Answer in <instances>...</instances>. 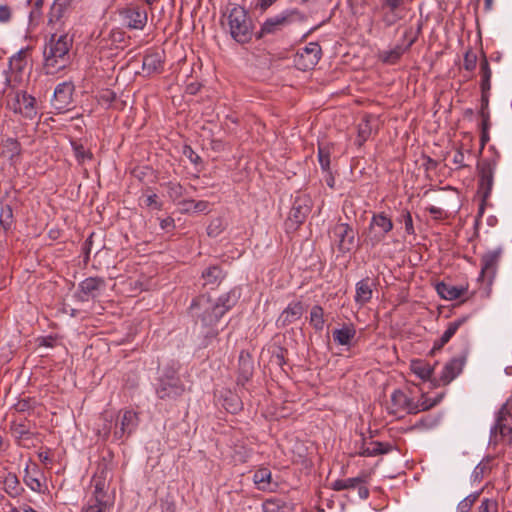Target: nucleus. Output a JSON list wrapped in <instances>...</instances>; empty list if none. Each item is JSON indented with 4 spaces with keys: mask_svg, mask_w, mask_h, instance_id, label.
<instances>
[{
    "mask_svg": "<svg viewBox=\"0 0 512 512\" xmlns=\"http://www.w3.org/2000/svg\"><path fill=\"white\" fill-rule=\"evenodd\" d=\"M25 484L35 492H41L42 490V483L41 481L34 475H32L28 469H26V475L24 477Z\"/></svg>",
    "mask_w": 512,
    "mask_h": 512,
    "instance_id": "obj_51",
    "label": "nucleus"
},
{
    "mask_svg": "<svg viewBox=\"0 0 512 512\" xmlns=\"http://www.w3.org/2000/svg\"><path fill=\"white\" fill-rule=\"evenodd\" d=\"M478 512H498V504L496 501L485 498L482 500Z\"/></svg>",
    "mask_w": 512,
    "mask_h": 512,
    "instance_id": "obj_56",
    "label": "nucleus"
},
{
    "mask_svg": "<svg viewBox=\"0 0 512 512\" xmlns=\"http://www.w3.org/2000/svg\"><path fill=\"white\" fill-rule=\"evenodd\" d=\"M390 414L398 416L401 413L417 414V407L412 398L407 396L402 390H394L390 397L388 406Z\"/></svg>",
    "mask_w": 512,
    "mask_h": 512,
    "instance_id": "obj_13",
    "label": "nucleus"
},
{
    "mask_svg": "<svg viewBox=\"0 0 512 512\" xmlns=\"http://www.w3.org/2000/svg\"><path fill=\"white\" fill-rule=\"evenodd\" d=\"M321 58V47L319 44L311 42L302 48L296 57V65L300 70L306 71L317 65Z\"/></svg>",
    "mask_w": 512,
    "mask_h": 512,
    "instance_id": "obj_14",
    "label": "nucleus"
},
{
    "mask_svg": "<svg viewBox=\"0 0 512 512\" xmlns=\"http://www.w3.org/2000/svg\"><path fill=\"white\" fill-rule=\"evenodd\" d=\"M25 66V57L22 51L18 52L16 55L11 57L10 59V67L11 69L21 71Z\"/></svg>",
    "mask_w": 512,
    "mask_h": 512,
    "instance_id": "obj_54",
    "label": "nucleus"
},
{
    "mask_svg": "<svg viewBox=\"0 0 512 512\" xmlns=\"http://www.w3.org/2000/svg\"><path fill=\"white\" fill-rule=\"evenodd\" d=\"M411 370L422 380H429L433 373V367L422 360H415L411 362Z\"/></svg>",
    "mask_w": 512,
    "mask_h": 512,
    "instance_id": "obj_40",
    "label": "nucleus"
},
{
    "mask_svg": "<svg viewBox=\"0 0 512 512\" xmlns=\"http://www.w3.org/2000/svg\"><path fill=\"white\" fill-rule=\"evenodd\" d=\"M74 155L76 157V160L79 164H83L87 160H91L93 157V154L84 148V146L77 142L71 143Z\"/></svg>",
    "mask_w": 512,
    "mask_h": 512,
    "instance_id": "obj_46",
    "label": "nucleus"
},
{
    "mask_svg": "<svg viewBox=\"0 0 512 512\" xmlns=\"http://www.w3.org/2000/svg\"><path fill=\"white\" fill-rule=\"evenodd\" d=\"M145 204L148 207H153L154 209H161V204L158 201V196L156 194L148 195L145 199Z\"/></svg>",
    "mask_w": 512,
    "mask_h": 512,
    "instance_id": "obj_64",
    "label": "nucleus"
},
{
    "mask_svg": "<svg viewBox=\"0 0 512 512\" xmlns=\"http://www.w3.org/2000/svg\"><path fill=\"white\" fill-rule=\"evenodd\" d=\"M339 251L345 253L353 249L356 232L348 223H337L332 230Z\"/></svg>",
    "mask_w": 512,
    "mask_h": 512,
    "instance_id": "obj_15",
    "label": "nucleus"
},
{
    "mask_svg": "<svg viewBox=\"0 0 512 512\" xmlns=\"http://www.w3.org/2000/svg\"><path fill=\"white\" fill-rule=\"evenodd\" d=\"M226 22L229 33L236 42L244 44L251 40L254 24L245 8L234 5L227 12Z\"/></svg>",
    "mask_w": 512,
    "mask_h": 512,
    "instance_id": "obj_2",
    "label": "nucleus"
},
{
    "mask_svg": "<svg viewBox=\"0 0 512 512\" xmlns=\"http://www.w3.org/2000/svg\"><path fill=\"white\" fill-rule=\"evenodd\" d=\"M374 282L370 278H365L356 283L355 302L361 306L368 303L373 295Z\"/></svg>",
    "mask_w": 512,
    "mask_h": 512,
    "instance_id": "obj_29",
    "label": "nucleus"
},
{
    "mask_svg": "<svg viewBox=\"0 0 512 512\" xmlns=\"http://www.w3.org/2000/svg\"><path fill=\"white\" fill-rule=\"evenodd\" d=\"M414 42L415 38H412L409 40L405 48L402 45H396L394 48L382 52V61L387 64H395L401 58L404 52L413 45Z\"/></svg>",
    "mask_w": 512,
    "mask_h": 512,
    "instance_id": "obj_33",
    "label": "nucleus"
},
{
    "mask_svg": "<svg viewBox=\"0 0 512 512\" xmlns=\"http://www.w3.org/2000/svg\"><path fill=\"white\" fill-rule=\"evenodd\" d=\"M12 18V9L6 5H0V23H8Z\"/></svg>",
    "mask_w": 512,
    "mask_h": 512,
    "instance_id": "obj_61",
    "label": "nucleus"
},
{
    "mask_svg": "<svg viewBox=\"0 0 512 512\" xmlns=\"http://www.w3.org/2000/svg\"><path fill=\"white\" fill-rule=\"evenodd\" d=\"M501 255H502V248L489 250L482 255L481 260H480V262H481L480 278L483 281L486 280L489 283L492 282V280L496 274V270H497Z\"/></svg>",
    "mask_w": 512,
    "mask_h": 512,
    "instance_id": "obj_18",
    "label": "nucleus"
},
{
    "mask_svg": "<svg viewBox=\"0 0 512 512\" xmlns=\"http://www.w3.org/2000/svg\"><path fill=\"white\" fill-rule=\"evenodd\" d=\"M224 277L225 273L217 265L209 266L202 272L204 286L210 285L214 287L218 285L224 279Z\"/></svg>",
    "mask_w": 512,
    "mask_h": 512,
    "instance_id": "obj_32",
    "label": "nucleus"
},
{
    "mask_svg": "<svg viewBox=\"0 0 512 512\" xmlns=\"http://www.w3.org/2000/svg\"><path fill=\"white\" fill-rule=\"evenodd\" d=\"M120 15L130 29L143 30L147 24V11L140 6H130L121 10Z\"/></svg>",
    "mask_w": 512,
    "mask_h": 512,
    "instance_id": "obj_17",
    "label": "nucleus"
},
{
    "mask_svg": "<svg viewBox=\"0 0 512 512\" xmlns=\"http://www.w3.org/2000/svg\"><path fill=\"white\" fill-rule=\"evenodd\" d=\"M311 199L307 195L295 197L289 212L288 222L291 226L298 227L311 212Z\"/></svg>",
    "mask_w": 512,
    "mask_h": 512,
    "instance_id": "obj_12",
    "label": "nucleus"
},
{
    "mask_svg": "<svg viewBox=\"0 0 512 512\" xmlns=\"http://www.w3.org/2000/svg\"><path fill=\"white\" fill-rule=\"evenodd\" d=\"M489 460L480 462L473 470L472 478L474 481H480L490 469Z\"/></svg>",
    "mask_w": 512,
    "mask_h": 512,
    "instance_id": "obj_52",
    "label": "nucleus"
},
{
    "mask_svg": "<svg viewBox=\"0 0 512 512\" xmlns=\"http://www.w3.org/2000/svg\"><path fill=\"white\" fill-rule=\"evenodd\" d=\"M277 0H255L252 7L259 10L261 13L270 8Z\"/></svg>",
    "mask_w": 512,
    "mask_h": 512,
    "instance_id": "obj_59",
    "label": "nucleus"
},
{
    "mask_svg": "<svg viewBox=\"0 0 512 512\" xmlns=\"http://www.w3.org/2000/svg\"><path fill=\"white\" fill-rule=\"evenodd\" d=\"M113 505L114 498L112 496L92 494L82 507L81 512H111Z\"/></svg>",
    "mask_w": 512,
    "mask_h": 512,
    "instance_id": "obj_24",
    "label": "nucleus"
},
{
    "mask_svg": "<svg viewBox=\"0 0 512 512\" xmlns=\"http://www.w3.org/2000/svg\"><path fill=\"white\" fill-rule=\"evenodd\" d=\"M468 317L463 316L448 323L442 336L434 342L433 349H441L447 344L456 332L467 322Z\"/></svg>",
    "mask_w": 512,
    "mask_h": 512,
    "instance_id": "obj_26",
    "label": "nucleus"
},
{
    "mask_svg": "<svg viewBox=\"0 0 512 512\" xmlns=\"http://www.w3.org/2000/svg\"><path fill=\"white\" fill-rule=\"evenodd\" d=\"M391 451V445L382 442H371L369 446H362L359 455L371 457L386 454Z\"/></svg>",
    "mask_w": 512,
    "mask_h": 512,
    "instance_id": "obj_34",
    "label": "nucleus"
},
{
    "mask_svg": "<svg viewBox=\"0 0 512 512\" xmlns=\"http://www.w3.org/2000/svg\"><path fill=\"white\" fill-rule=\"evenodd\" d=\"M269 365L279 368L285 372L287 350L280 346H274L269 350Z\"/></svg>",
    "mask_w": 512,
    "mask_h": 512,
    "instance_id": "obj_35",
    "label": "nucleus"
},
{
    "mask_svg": "<svg viewBox=\"0 0 512 512\" xmlns=\"http://www.w3.org/2000/svg\"><path fill=\"white\" fill-rule=\"evenodd\" d=\"M142 68L147 74L160 73L163 70V57L158 52H151L143 57Z\"/></svg>",
    "mask_w": 512,
    "mask_h": 512,
    "instance_id": "obj_30",
    "label": "nucleus"
},
{
    "mask_svg": "<svg viewBox=\"0 0 512 512\" xmlns=\"http://www.w3.org/2000/svg\"><path fill=\"white\" fill-rule=\"evenodd\" d=\"M366 482L365 476H357L347 479H338L332 483V489L335 491H341L345 489H354L359 484Z\"/></svg>",
    "mask_w": 512,
    "mask_h": 512,
    "instance_id": "obj_41",
    "label": "nucleus"
},
{
    "mask_svg": "<svg viewBox=\"0 0 512 512\" xmlns=\"http://www.w3.org/2000/svg\"><path fill=\"white\" fill-rule=\"evenodd\" d=\"M116 99V93L113 90L105 89L102 90L99 94V101L102 104L110 105Z\"/></svg>",
    "mask_w": 512,
    "mask_h": 512,
    "instance_id": "obj_57",
    "label": "nucleus"
},
{
    "mask_svg": "<svg viewBox=\"0 0 512 512\" xmlns=\"http://www.w3.org/2000/svg\"><path fill=\"white\" fill-rule=\"evenodd\" d=\"M477 56L475 53L468 51L464 55L463 65L467 71H473L476 68Z\"/></svg>",
    "mask_w": 512,
    "mask_h": 512,
    "instance_id": "obj_55",
    "label": "nucleus"
},
{
    "mask_svg": "<svg viewBox=\"0 0 512 512\" xmlns=\"http://www.w3.org/2000/svg\"><path fill=\"white\" fill-rule=\"evenodd\" d=\"M436 291L445 300H456L467 292V286H455L445 282L436 284Z\"/></svg>",
    "mask_w": 512,
    "mask_h": 512,
    "instance_id": "obj_27",
    "label": "nucleus"
},
{
    "mask_svg": "<svg viewBox=\"0 0 512 512\" xmlns=\"http://www.w3.org/2000/svg\"><path fill=\"white\" fill-rule=\"evenodd\" d=\"M404 4V0H380V8L382 11L389 10L397 12Z\"/></svg>",
    "mask_w": 512,
    "mask_h": 512,
    "instance_id": "obj_53",
    "label": "nucleus"
},
{
    "mask_svg": "<svg viewBox=\"0 0 512 512\" xmlns=\"http://www.w3.org/2000/svg\"><path fill=\"white\" fill-rule=\"evenodd\" d=\"M398 18L396 17V12H392L389 10H384V14L382 17V21L386 26H392L397 22Z\"/></svg>",
    "mask_w": 512,
    "mask_h": 512,
    "instance_id": "obj_62",
    "label": "nucleus"
},
{
    "mask_svg": "<svg viewBox=\"0 0 512 512\" xmlns=\"http://www.w3.org/2000/svg\"><path fill=\"white\" fill-rule=\"evenodd\" d=\"M138 424L139 418L136 412L133 410L120 411L115 417L113 441L124 442L135 432Z\"/></svg>",
    "mask_w": 512,
    "mask_h": 512,
    "instance_id": "obj_8",
    "label": "nucleus"
},
{
    "mask_svg": "<svg viewBox=\"0 0 512 512\" xmlns=\"http://www.w3.org/2000/svg\"><path fill=\"white\" fill-rule=\"evenodd\" d=\"M480 74L482 77L481 91L484 93H488L489 90L491 89L490 79L492 73L486 58H483L480 62Z\"/></svg>",
    "mask_w": 512,
    "mask_h": 512,
    "instance_id": "obj_44",
    "label": "nucleus"
},
{
    "mask_svg": "<svg viewBox=\"0 0 512 512\" xmlns=\"http://www.w3.org/2000/svg\"><path fill=\"white\" fill-rule=\"evenodd\" d=\"M271 475V471L267 468H260L254 473L253 481L259 490H272Z\"/></svg>",
    "mask_w": 512,
    "mask_h": 512,
    "instance_id": "obj_36",
    "label": "nucleus"
},
{
    "mask_svg": "<svg viewBox=\"0 0 512 512\" xmlns=\"http://www.w3.org/2000/svg\"><path fill=\"white\" fill-rule=\"evenodd\" d=\"M160 507L162 512H176V506L169 498L160 499Z\"/></svg>",
    "mask_w": 512,
    "mask_h": 512,
    "instance_id": "obj_63",
    "label": "nucleus"
},
{
    "mask_svg": "<svg viewBox=\"0 0 512 512\" xmlns=\"http://www.w3.org/2000/svg\"><path fill=\"white\" fill-rule=\"evenodd\" d=\"M21 144L17 139L8 138L4 142V153L8 156L12 163H16L21 154Z\"/></svg>",
    "mask_w": 512,
    "mask_h": 512,
    "instance_id": "obj_42",
    "label": "nucleus"
},
{
    "mask_svg": "<svg viewBox=\"0 0 512 512\" xmlns=\"http://www.w3.org/2000/svg\"><path fill=\"white\" fill-rule=\"evenodd\" d=\"M9 105L15 114H19L25 119L32 120L38 113L36 99L26 91L15 92Z\"/></svg>",
    "mask_w": 512,
    "mask_h": 512,
    "instance_id": "obj_9",
    "label": "nucleus"
},
{
    "mask_svg": "<svg viewBox=\"0 0 512 512\" xmlns=\"http://www.w3.org/2000/svg\"><path fill=\"white\" fill-rule=\"evenodd\" d=\"M10 431L13 437L23 447L33 445L32 438L34 433L31 431V423L26 420L13 421L10 424Z\"/></svg>",
    "mask_w": 512,
    "mask_h": 512,
    "instance_id": "obj_22",
    "label": "nucleus"
},
{
    "mask_svg": "<svg viewBox=\"0 0 512 512\" xmlns=\"http://www.w3.org/2000/svg\"><path fill=\"white\" fill-rule=\"evenodd\" d=\"M331 145L323 144L318 146V161L323 171H330Z\"/></svg>",
    "mask_w": 512,
    "mask_h": 512,
    "instance_id": "obj_45",
    "label": "nucleus"
},
{
    "mask_svg": "<svg viewBox=\"0 0 512 512\" xmlns=\"http://www.w3.org/2000/svg\"><path fill=\"white\" fill-rule=\"evenodd\" d=\"M398 220L400 222L404 223L405 231L407 234L413 235L415 233L412 216H411V213L407 209L402 210Z\"/></svg>",
    "mask_w": 512,
    "mask_h": 512,
    "instance_id": "obj_49",
    "label": "nucleus"
},
{
    "mask_svg": "<svg viewBox=\"0 0 512 512\" xmlns=\"http://www.w3.org/2000/svg\"><path fill=\"white\" fill-rule=\"evenodd\" d=\"M73 1L74 0H54L48 13V25L62 26L71 10Z\"/></svg>",
    "mask_w": 512,
    "mask_h": 512,
    "instance_id": "obj_20",
    "label": "nucleus"
},
{
    "mask_svg": "<svg viewBox=\"0 0 512 512\" xmlns=\"http://www.w3.org/2000/svg\"><path fill=\"white\" fill-rule=\"evenodd\" d=\"M262 507L264 512H285V506L279 500H266Z\"/></svg>",
    "mask_w": 512,
    "mask_h": 512,
    "instance_id": "obj_50",
    "label": "nucleus"
},
{
    "mask_svg": "<svg viewBox=\"0 0 512 512\" xmlns=\"http://www.w3.org/2000/svg\"><path fill=\"white\" fill-rule=\"evenodd\" d=\"M477 169L479 177L477 194L481 197V204L479 206V216H481L484 213L486 201L492 192L496 162L482 160L478 163Z\"/></svg>",
    "mask_w": 512,
    "mask_h": 512,
    "instance_id": "obj_5",
    "label": "nucleus"
},
{
    "mask_svg": "<svg viewBox=\"0 0 512 512\" xmlns=\"http://www.w3.org/2000/svg\"><path fill=\"white\" fill-rule=\"evenodd\" d=\"M222 229V221L221 219L217 218L210 223V225L207 228V232L209 236L216 237L220 234Z\"/></svg>",
    "mask_w": 512,
    "mask_h": 512,
    "instance_id": "obj_58",
    "label": "nucleus"
},
{
    "mask_svg": "<svg viewBox=\"0 0 512 512\" xmlns=\"http://www.w3.org/2000/svg\"><path fill=\"white\" fill-rule=\"evenodd\" d=\"M184 392V385L181 380L174 376H164L159 380L156 393L159 398L164 400H174Z\"/></svg>",
    "mask_w": 512,
    "mask_h": 512,
    "instance_id": "obj_10",
    "label": "nucleus"
},
{
    "mask_svg": "<svg viewBox=\"0 0 512 512\" xmlns=\"http://www.w3.org/2000/svg\"><path fill=\"white\" fill-rule=\"evenodd\" d=\"M3 485L5 492L13 498L18 497L23 491V488L20 486L19 479L13 473H8L6 475Z\"/></svg>",
    "mask_w": 512,
    "mask_h": 512,
    "instance_id": "obj_38",
    "label": "nucleus"
},
{
    "mask_svg": "<svg viewBox=\"0 0 512 512\" xmlns=\"http://www.w3.org/2000/svg\"><path fill=\"white\" fill-rule=\"evenodd\" d=\"M167 187V193L170 199L173 201L179 200L184 195V187L177 182H168L166 184Z\"/></svg>",
    "mask_w": 512,
    "mask_h": 512,
    "instance_id": "obj_47",
    "label": "nucleus"
},
{
    "mask_svg": "<svg viewBox=\"0 0 512 512\" xmlns=\"http://www.w3.org/2000/svg\"><path fill=\"white\" fill-rule=\"evenodd\" d=\"M468 355V348H465L461 355L453 357L445 364L441 372L439 381L442 385H447L453 381L463 370Z\"/></svg>",
    "mask_w": 512,
    "mask_h": 512,
    "instance_id": "obj_19",
    "label": "nucleus"
},
{
    "mask_svg": "<svg viewBox=\"0 0 512 512\" xmlns=\"http://www.w3.org/2000/svg\"><path fill=\"white\" fill-rule=\"evenodd\" d=\"M111 460L103 457L97 465V470L92 477L91 484L93 487L92 494L94 495H109L108 488V475L111 471Z\"/></svg>",
    "mask_w": 512,
    "mask_h": 512,
    "instance_id": "obj_11",
    "label": "nucleus"
},
{
    "mask_svg": "<svg viewBox=\"0 0 512 512\" xmlns=\"http://www.w3.org/2000/svg\"><path fill=\"white\" fill-rule=\"evenodd\" d=\"M240 297L241 289L234 287L215 301L208 295H200L198 303L207 309L213 308L214 312L211 315H205V320L208 323H218L222 316L237 304Z\"/></svg>",
    "mask_w": 512,
    "mask_h": 512,
    "instance_id": "obj_3",
    "label": "nucleus"
},
{
    "mask_svg": "<svg viewBox=\"0 0 512 512\" xmlns=\"http://www.w3.org/2000/svg\"><path fill=\"white\" fill-rule=\"evenodd\" d=\"M180 204L182 206L193 205L194 212H199V213L209 212L210 204L208 201H204V200L195 201V200L191 199V200H183Z\"/></svg>",
    "mask_w": 512,
    "mask_h": 512,
    "instance_id": "obj_48",
    "label": "nucleus"
},
{
    "mask_svg": "<svg viewBox=\"0 0 512 512\" xmlns=\"http://www.w3.org/2000/svg\"><path fill=\"white\" fill-rule=\"evenodd\" d=\"M393 229V222L384 212L374 214L371 218L365 241L372 247L381 243Z\"/></svg>",
    "mask_w": 512,
    "mask_h": 512,
    "instance_id": "obj_7",
    "label": "nucleus"
},
{
    "mask_svg": "<svg viewBox=\"0 0 512 512\" xmlns=\"http://www.w3.org/2000/svg\"><path fill=\"white\" fill-rule=\"evenodd\" d=\"M304 14L298 9H286L281 13L268 17L262 23L260 30L255 33L257 39H262L267 35H275L281 32L285 27L295 22H303Z\"/></svg>",
    "mask_w": 512,
    "mask_h": 512,
    "instance_id": "obj_4",
    "label": "nucleus"
},
{
    "mask_svg": "<svg viewBox=\"0 0 512 512\" xmlns=\"http://www.w3.org/2000/svg\"><path fill=\"white\" fill-rule=\"evenodd\" d=\"M105 287V280L100 277H88L79 283V298L87 301L97 297L99 291Z\"/></svg>",
    "mask_w": 512,
    "mask_h": 512,
    "instance_id": "obj_23",
    "label": "nucleus"
},
{
    "mask_svg": "<svg viewBox=\"0 0 512 512\" xmlns=\"http://www.w3.org/2000/svg\"><path fill=\"white\" fill-rule=\"evenodd\" d=\"M73 92L74 85L71 82H62L56 86L51 104L58 113L69 110Z\"/></svg>",
    "mask_w": 512,
    "mask_h": 512,
    "instance_id": "obj_16",
    "label": "nucleus"
},
{
    "mask_svg": "<svg viewBox=\"0 0 512 512\" xmlns=\"http://www.w3.org/2000/svg\"><path fill=\"white\" fill-rule=\"evenodd\" d=\"M115 424V414L113 412L105 411L99 417L96 431L98 436L103 440H107L111 435L113 436Z\"/></svg>",
    "mask_w": 512,
    "mask_h": 512,
    "instance_id": "obj_28",
    "label": "nucleus"
},
{
    "mask_svg": "<svg viewBox=\"0 0 512 512\" xmlns=\"http://www.w3.org/2000/svg\"><path fill=\"white\" fill-rule=\"evenodd\" d=\"M310 324L316 331H322L324 328V310L319 305H314L310 311Z\"/></svg>",
    "mask_w": 512,
    "mask_h": 512,
    "instance_id": "obj_43",
    "label": "nucleus"
},
{
    "mask_svg": "<svg viewBox=\"0 0 512 512\" xmlns=\"http://www.w3.org/2000/svg\"><path fill=\"white\" fill-rule=\"evenodd\" d=\"M14 224V214L13 208L8 203L0 202V225L5 230L8 231L12 228Z\"/></svg>",
    "mask_w": 512,
    "mask_h": 512,
    "instance_id": "obj_39",
    "label": "nucleus"
},
{
    "mask_svg": "<svg viewBox=\"0 0 512 512\" xmlns=\"http://www.w3.org/2000/svg\"><path fill=\"white\" fill-rule=\"evenodd\" d=\"M356 335L353 324H345L342 328L333 331L334 341L342 346H349Z\"/></svg>",
    "mask_w": 512,
    "mask_h": 512,
    "instance_id": "obj_31",
    "label": "nucleus"
},
{
    "mask_svg": "<svg viewBox=\"0 0 512 512\" xmlns=\"http://www.w3.org/2000/svg\"><path fill=\"white\" fill-rule=\"evenodd\" d=\"M512 444V415L506 406H502L497 413L496 422L490 431V444Z\"/></svg>",
    "mask_w": 512,
    "mask_h": 512,
    "instance_id": "obj_6",
    "label": "nucleus"
},
{
    "mask_svg": "<svg viewBox=\"0 0 512 512\" xmlns=\"http://www.w3.org/2000/svg\"><path fill=\"white\" fill-rule=\"evenodd\" d=\"M198 302H199V296L194 298L190 305V310H191L193 316L200 319L203 326H206V327L214 326L216 323H208L205 320V315H211L214 312V309L213 308L207 309L204 306H202L201 304H199Z\"/></svg>",
    "mask_w": 512,
    "mask_h": 512,
    "instance_id": "obj_37",
    "label": "nucleus"
},
{
    "mask_svg": "<svg viewBox=\"0 0 512 512\" xmlns=\"http://www.w3.org/2000/svg\"><path fill=\"white\" fill-rule=\"evenodd\" d=\"M304 308L300 301H293L282 311L276 320L277 327H286L299 320L303 315Z\"/></svg>",
    "mask_w": 512,
    "mask_h": 512,
    "instance_id": "obj_25",
    "label": "nucleus"
},
{
    "mask_svg": "<svg viewBox=\"0 0 512 512\" xmlns=\"http://www.w3.org/2000/svg\"><path fill=\"white\" fill-rule=\"evenodd\" d=\"M183 154L190 160L191 163L195 165L201 163V157L190 146L184 147Z\"/></svg>",
    "mask_w": 512,
    "mask_h": 512,
    "instance_id": "obj_60",
    "label": "nucleus"
},
{
    "mask_svg": "<svg viewBox=\"0 0 512 512\" xmlns=\"http://www.w3.org/2000/svg\"><path fill=\"white\" fill-rule=\"evenodd\" d=\"M254 362L251 354L242 350L238 358L237 385L244 386L253 376Z\"/></svg>",
    "mask_w": 512,
    "mask_h": 512,
    "instance_id": "obj_21",
    "label": "nucleus"
},
{
    "mask_svg": "<svg viewBox=\"0 0 512 512\" xmlns=\"http://www.w3.org/2000/svg\"><path fill=\"white\" fill-rule=\"evenodd\" d=\"M72 45L73 37L68 34L51 35L43 51L44 68L47 74H55L66 67Z\"/></svg>",
    "mask_w": 512,
    "mask_h": 512,
    "instance_id": "obj_1",
    "label": "nucleus"
}]
</instances>
